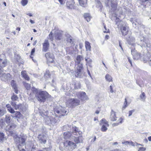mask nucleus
<instances>
[{
	"label": "nucleus",
	"instance_id": "6ab92c4d",
	"mask_svg": "<svg viewBox=\"0 0 151 151\" xmlns=\"http://www.w3.org/2000/svg\"><path fill=\"white\" fill-rule=\"evenodd\" d=\"M45 56L47 59L50 61L51 63L53 62V60L52 59L54 58V56L52 54H51L49 52L45 54Z\"/></svg>",
	"mask_w": 151,
	"mask_h": 151
},
{
	"label": "nucleus",
	"instance_id": "a211bd4d",
	"mask_svg": "<svg viewBox=\"0 0 151 151\" xmlns=\"http://www.w3.org/2000/svg\"><path fill=\"white\" fill-rule=\"evenodd\" d=\"M120 29L123 35H126L128 32V27H127L122 26L121 27Z\"/></svg>",
	"mask_w": 151,
	"mask_h": 151
},
{
	"label": "nucleus",
	"instance_id": "f8f14e48",
	"mask_svg": "<svg viewBox=\"0 0 151 151\" xmlns=\"http://www.w3.org/2000/svg\"><path fill=\"white\" fill-rule=\"evenodd\" d=\"M49 46L50 44L48 40H45L42 44V51L45 52L47 51L49 48Z\"/></svg>",
	"mask_w": 151,
	"mask_h": 151
},
{
	"label": "nucleus",
	"instance_id": "09e8293b",
	"mask_svg": "<svg viewBox=\"0 0 151 151\" xmlns=\"http://www.w3.org/2000/svg\"><path fill=\"white\" fill-rule=\"evenodd\" d=\"M8 110L11 113H15V111H14V109L11 107L10 108H9Z\"/></svg>",
	"mask_w": 151,
	"mask_h": 151
},
{
	"label": "nucleus",
	"instance_id": "a19ab883",
	"mask_svg": "<svg viewBox=\"0 0 151 151\" xmlns=\"http://www.w3.org/2000/svg\"><path fill=\"white\" fill-rule=\"evenodd\" d=\"M85 60L87 63L88 64H91L92 62V60L91 59L88 57H85Z\"/></svg>",
	"mask_w": 151,
	"mask_h": 151
},
{
	"label": "nucleus",
	"instance_id": "5701e85b",
	"mask_svg": "<svg viewBox=\"0 0 151 151\" xmlns=\"http://www.w3.org/2000/svg\"><path fill=\"white\" fill-rule=\"evenodd\" d=\"M21 74L22 77L26 80L29 81V78L27 75L26 71H22L21 72Z\"/></svg>",
	"mask_w": 151,
	"mask_h": 151
},
{
	"label": "nucleus",
	"instance_id": "f704fd0d",
	"mask_svg": "<svg viewBox=\"0 0 151 151\" xmlns=\"http://www.w3.org/2000/svg\"><path fill=\"white\" fill-rule=\"evenodd\" d=\"M51 116H47L45 118L46 123L48 124H50Z\"/></svg>",
	"mask_w": 151,
	"mask_h": 151
},
{
	"label": "nucleus",
	"instance_id": "3c124183",
	"mask_svg": "<svg viewBox=\"0 0 151 151\" xmlns=\"http://www.w3.org/2000/svg\"><path fill=\"white\" fill-rule=\"evenodd\" d=\"M130 141H125L122 142L123 144L125 145H129Z\"/></svg>",
	"mask_w": 151,
	"mask_h": 151
},
{
	"label": "nucleus",
	"instance_id": "f257e3e1",
	"mask_svg": "<svg viewBox=\"0 0 151 151\" xmlns=\"http://www.w3.org/2000/svg\"><path fill=\"white\" fill-rule=\"evenodd\" d=\"M35 93V96L38 101L40 102H44L49 97L50 95L45 91H41L34 88L33 90Z\"/></svg>",
	"mask_w": 151,
	"mask_h": 151
},
{
	"label": "nucleus",
	"instance_id": "cd10ccee",
	"mask_svg": "<svg viewBox=\"0 0 151 151\" xmlns=\"http://www.w3.org/2000/svg\"><path fill=\"white\" fill-rule=\"evenodd\" d=\"M80 4L81 6L85 7L86 6L87 0H79Z\"/></svg>",
	"mask_w": 151,
	"mask_h": 151
},
{
	"label": "nucleus",
	"instance_id": "f03ea898",
	"mask_svg": "<svg viewBox=\"0 0 151 151\" xmlns=\"http://www.w3.org/2000/svg\"><path fill=\"white\" fill-rule=\"evenodd\" d=\"M80 103V101L78 99H70L67 101L66 105L68 107H73L78 106Z\"/></svg>",
	"mask_w": 151,
	"mask_h": 151
},
{
	"label": "nucleus",
	"instance_id": "dca6fc26",
	"mask_svg": "<svg viewBox=\"0 0 151 151\" xmlns=\"http://www.w3.org/2000/svg\"><path fill=\"white\" fill-rule=\"evenodd\" d=\"M83 60V58L82 55H78L75 60V64H82L81 62Z\"/></svg>",
	"mask_w": 151,
	"mask_h": 151
},
{
	"label": "nucleus",
	"instance_id": "4c0bfd02",
	"mask_svg": "<svg viewBox=\"0 0 151 151\" xmlns=\"http://www.w3.org/2000/svg\"><path fill=\"white\" fill-rule=\"evenodd\" d=\"M11 117L9 115H6L5 118V120L6 122L7 123H9L10 122Z\"/></svg>",
	"mask_w": 151,
	"mask_h": 151
},
{
	"label": "nucleus",
	"instance_id": "ddd939ff",
	"mask_svg": "<svg viewBox=\"0 0 151 151\" xmlns=\"http://www.w3.org/2000/svg\"><path fill=\"white\" fill-rule=\"evenodd\" d=\"M72 140H73L76 144L82 143L83 142V138L82 136L75 137H72Z\"/></svg>",
	"mask_w": 151,
	"mask_h": 151
},
{
	"label": "nucleus",
	"instance_id": "72a5a7b5",
	"mask_svg": "<svg viewBox=\"0 0 151 151\" xmlns=\"http://www.w3.org/2000/svg\"><path fill=\"white\" fill-rule=\"evenodd\" d=\"M116 0H111V7L114 8L116 7Z\"/></svg>",
	"mask_w": 151,
	"mask_h": 151
},
{
	"label": "nucleus",
	"instance_id": "f3484780",
	"mask_svg": "<svg viewBox=\"0 0 151 151\" xmlns=\"http://www.w3.org/2000/svg\"><path fill=\"white\" fill-rule=\"evenodd\" d=\"M62 37L63 35L62 32H61L59 31L55 33V38L57 40H60L62 38Z\"/></svg>",
	"mask_w": 151,
	"mask_h": 151
},
{
	"label": "nucleus",
	"instance_id": "5fc2aeb1",
	"mask_svg": "<svg viewBox=\"0 0 151 151\" xmlns=\"http://www.w3.org/2000/svg\"><path fill=\"white\" fill-rule=\"evenodd\" d=\"M50 149L49 148H45L42 150H40L37 151H50Z\"/></svg>",
	"mask_w": 151,
	"mask_h": 151
},
{
	"label": "nucleus",
	"instance_id": "de8ad7c7",
	"mask_svg": "<svg viewBox=\"0 0 151 151\" xmlns=\"http://www.w3.org/2000/svg\"><path fill=\"white\" fill-rule=\"evenodd\" d=\"M49 39L51 40V41H53L54 39V37L52 35V32H51L49 35Z\"/></svg>",
	"mask_w": 151,
	"mask_h": 151
},
{
	"label": "nucleus",
	"instance_id": "13d9d810",
	"mask_svg": "<svg viewBox=\"0 0 151 151\" xmlns=\"http://www.w3.org/2000/svg\"><path fill=\"white\" fill-rule=\"evenodd\" d=\"M123 119L122 118H120L117 121V123H119V124H122V123Z\"/></svg>",
	"mask_w": 151,
	"mask_h": 151
},
{
	"label": "nucleus",
	"instance_id": "0e129e2a",
	"mask_svg": "<svg viewBox=\"0 0 151 151\" xmlns=\"http://www.w3.org/2000/svg\"><path fill=\"white\" fill-rule=\"evenodd\" d=\"M55 112L57 114H60V110H55Z\"/></svg>",
	"mask_w": 151,
	"mask_h": 151
},
{
	"label": "nucleus",
	"instance_id": "8fccbe9b",
	"mask_svg": "<svg viewBox=\"0 0 151 151\" xmlns=\"http://www.w3.org/2000/svg\"><path fill=\"white\" fill-rule=\"evenodd\" d=\"M102 123L106 124L107 126H109V124H108L107 121L104 119H102Z\"/></svg>",
	"mask_w": 151,
	"mask_h": 151
},
{
	"label": "nucleus",
	"instance_id": "603ef678",
	"mask_svg": "<svg viewBox=\"0 0 151 151\" xmlns=\"http://www.w3.org/2000/svg\"><path fill=\"white\" fill-rule=\"evenodd\" d=\"M146 148L144 147H140L138 150V151H145Z\"/></svg>",
	"mask_w": 151,
	"mask_h": 151
},
{
	"label": "nucleus",
	"instance_id": "9b49d317",
	"mask_svg": "<svg viewBox=\"0 0 151 151\" xmlns=\"http://www.w3.org/2000/svg\"><path fill=\"white\" fill-rule=\"evenodd\" d=\"M131 53L133 55V58L134 60H138L140 58V54L139 53L135 51V49L131 50Z\"/></svg>",
	"mask_w": 151,
	"mask_h": 151
},
{
	"label": "nucleus",
	"instance_id": "6e6d98bb",
	"mask_svg": "<svg viewBox=\"0 0 151 151\" xmlns=\"http://www.w3.org/2000/svg\"><path fill=\"white\" fill-rule=\"evenodd\" d=\"M11 104L13 106H14V109H15V107L16 106H17V105L15 104V102L13 101H12L11 103Z\"/></svg>",
	"mask_w": 151,
	"mask_h": 151
},
{
	"label": "nucleus",
	"instance_id": "4d7b16f0",
	"mask_svg": "<svg viewBox=\"0 0 151 151\" xmlns=\"http://www.w3.org/2000/svg\"><path fill=\"white\" fill-rule=\"evenodd\" d=\"M90 16L89 14L88 13H85L84 14V18L85 19L88 17H89Z\"/></svg>",
	"mask_w": 151,
	"mask_h": 151
},
{
	"label": "nucleus",
	"instance_id": "9d476101",
	"mask_svg": "<svg viewBox=\"0 0 151 151\" xmlns=\"http://www.w3.org/2000/svg\"><path fill=\"white\" fill-rule=\"evenodd\" d=\"M37 138L39 143L41 144H45L47 141V138L43 134H39Z\"/></svg>",
	"mask_w": 151,
	"mask_h": 151
},
{
	"label": "nucleus",
	"instance_id": "052dcab7",
	"mask_svg": "<svg viewBox=\"0 0 151 151\" xmlns=\"http://www.w3.org/2000/svg\"><path fill=\"white\" fill-rule=\"evenodd\" d=\"M35 48H33V49H32L31 52V55H33V54L35 52Z\"/></svg>",
	"mask_w": 151,
	"mask_h": 151
},
{
	"label": "nucleus",
	"instance_id": "58836bf2",
	"mask_svg": "<svg viewBox=\"0 0 151 151\" xmlns=\"http://www.w3.org/2000/svg\"><path fill=\"white\" fill-rule=\"evenodd\" d=\"M80 83L78 82H76L75 84L74 89H78L80 88Z\"/></svg>",
	"mask_w": 151,
	"mask_h": 151
},
{
	"label": "nucleus",
	"instance_id": "c85d7f7f",
	"mask_svg": "<svg viewBox=\"0 0 151 151\" xmlns=\"http://www.w3.org/2000/svg\"><path fill=\"white\" fill-rule=\"evenodd\" d=\"M72 137H74V135H76L78 137L80 136V135L79 132L78 131H77V130L75 129L72 133Z\"/></svg>",
	"mask_w": 151,
	"mask_h": 151
},
{
	"label": "nucleus",
	"instance_id": "bf43d9fd",
	"mask_svg": "<svg viewBox=\"0 0 151 151\" xmlns=\"http://www.w3.org/2000/svg\"><path fill=\"white\" fill-rule=\"evenodd\" d=\"M113 87H112V86L111 85L110 86V92L111 93H113L114 92V91L113 90Z\"/></svg>",
	"mask_w": 151,
	"mask_h": 151
},
{
	"label": "nucleus",
	"instance_id": "393cba45",
	"mask_svg": "<svg viewBox=\"0 0 151 151\" xmlns=\"http://www.w3.org/2000/svg\"><path fill=\"white\" fill-rule=\"evenodd\" d=\"M66 36L67 37V41L71 44H72L73 43V41L72 40V37L68 34L66 35Z\"/></svg>",
	"mask_w": 151,
	"mask_h": 151
},
{
	"label": "nucleus",
	"instance_id": "ea45409f",
	"mask_svg": "<svg viewBox=\"0 0 151 151\" xmlns=\"http://www.w3.org/2000/svg\"><path fill=\"white\" fill-rule=\"evenodd\" d=\"M45 76L47 78H48L50 77V72L49 70H47L45 73L44 74Z\"/></svg>",
	"mask_w": 151,
	"mask_h": 151
},
{
	"label": "nucleus",
	"instance_id": "49530a36",
	"mask_svg": "<svg viewBox=\"0 0 151 151\" xmlns=\"http://www.w3.org/2000/svg\"><path fill=\"white\" fill-rule=\"evenodd\" d=\"M25 139H24L23 138H19V142L20 143H21L22 144H23L25 142Z\"/></svg>",
	"mask_w": 151,
	"mask_h": 151
},
{
	"label": "nucleus",
	"instance_id": "864d4df0",
	"mask_svg": "<svg viewBox=\"0 0 151 151\" xmlns=\"http://www.w3.org/2000/svg\"><path fill=\"white\" fill-rule=\"evenodd\" d=\"M135 110L133 109L132 110L129 111V116H131L132 115V113Z\"/></svg>",
	"mask_w": 151,
	"mask_h": 151
},
{
	"label": "nucleus",
	"instance_id": "774afa93",
	"mask_svg": "<svg viewBox=\"0 0 151 151\" xmlns=\"http://www.w3.org/2000/svg\"><path fill=\"white\" fill-rule=\"evenodd\" d=\"M111 151H120L119 149H116L111 150Z\"/></svg>",
	"mask_w": 151,
	"mask_h": 151
},
{
	"label": "nucleus",
	"instance_id": "412c9836",
	"mask_svg": "<svg viewBox=\"0 0 151 151\" xmlns=\"http://www.w3.org/2000/svg\"><path fill=\"white\" fill-rule=\"evenodd\" d=\"M11 85L14 89V92L16 93H18V90L17 89V85L16 84L15 81L14 80H12L11 82Z\"/></svg>",
	"mask_w": 151,
	"mask_h": 151
},
{
	"label": "nucleus",
	"instance_id": "c9c22d12",
	"mask_svg": "<svg viewBox=\"0 0 151 151\" xmlns=\"http://www.w3.org/2000/svg\"><path fill=\"white\" fill-rule=\"evenodd\" d=\"M23 83L25 87L27 90H28L30 89L31 87L30 85V84L24 82H23Z\"/></svg>",
	"mask_w": 151,
	"mask_h": 151
},
{
	"label": "nucleus",
	"instance_id": "4468645a",
	"mask_svg": "<svg viewBox=\"0 0 151 151\" xmlns=\"http://www.w3.org/2000/svg\"><path fill=\"white\" fill-rule=\"evenodd\" d=\"M116 116V113L114 112L113 110H111L110 117V119L112 121H114L117 120Z\"/></svg>",
	"mask_w": 151,
	"mask_h": 151
},
{
	"label": "nucleus",
	"instance_id": "4be33fe9",
	"mask_svg": "<svg viewBox=\"0 0 151 151\" xmlns=\"http://www.w3.org/2000/svg\"><path fill=\"white\" fill-rule=\"evenodd\" d=\"M24 106L23 104H17L15 107V109H18L21 111L23 112L24 110Z\"/></svg>",
	"mask_w": 151,
	"mask_h": 151
},
{
	"label": "nucleus",
	"instance_id": "c756f323",
	"mask_svg": "<svg viewBox=\"0 0 151 151\" xmlns=\"http://www.w3.org/2000/svg\"><path fill=\"white\" fill-rule=\"evenodd\" d=\"M139 97L141 100L143 101H145L146 99L145 94L144 92H142L140 95Z\"/></svg>",
	"mask_w": 151,
	"mask_h": 151
},
{
	"label": "nucleus",
	"instance_id": "473e14b6",
	"mask_svg": "<svg viewBox=\"0 0 151 151\" xmlns=\"http://www.w3.org/2000/svg\"><path fill=\"white\" fill-rule=\"evenodd\" d=\"M60 116H64L65 115V114H67L68 112L67 111L65 110L64 108H63L60 109Z\"/></svg>",
	"mask_w": 151,
	"mask_h": 151
},
{
	"label": "nucleus",
	"instance_id": "7c9ffc66",
	"mask_svg": "<svg viewBox=\"0 0 151 151\" xmlns=\"http://www.w3.org/2000/svg\"><path fill=\"white\" fill-rule=\"evenodd\" d=\"M105 78L106 81L109 82L112 81V77L109 74H107L106 75Z\"/></svg>",
	"mask_w": 151,
	"mask_h": 151
},
{
	"label": "nucleus",
	"instance_id": "69168bd1",
	"mask_svg": "<svg viewBox=\"0 0 151 151\" xmlns=\"http://www.w3.org/2000/svg\"><path fill=\"white\" fill-rule=\"evenodd\" d=\"M119 46L120 47L121 49L122 50H123V48H122V45H121L120 41H119Z\"/></svg>",
	"mask_w": 151,
	"mask_h": 151
},
{
	"label": "nucleus",
	"instance_id": "39448f33",
	"mask_svg": "<svg viewBox=\"0 0 151 151\" xmlns=\"http://www.w3.org/2000/svg\"><path fill=\"white\" fill-rule=\"evenodd\" d=\"M66 5L68 9H77L76 7L75 4L74 0H67Z\"/></svg>",
	"mask_w": 151,
	"mask_h": 151
},
{
	"label": "nucleus",
	"instance_id": "680f3d73",
	"mask_svg": "<svg viewBox=\"0 0 151 151\" xmlns=\"http://www.w3.org/2000/svg\"><path fill=\"white\" fill-rule=\"evenodd\" d=\"M91 18V16H90L89 17L85 18V19L88 22H89L90 21Z\"/></svg>",
	"mask_w": 151,
	"mask_h": 151
},
{
	"label": "nucleus",
	"instance_id": "a878e982",
	"mask_svg": "<svg viewBox=\"0 0 151 151\" xmlns=\"http://www.w3.org/2000/svg\"><path fill=\"white\" fill-rule=\"evenodd\" d=\"M6 139L4 134L0 132V143H3Z\"/></svg>",
	"mask_w": 151,
	"mask_h": 151
},
{
	"label": "nucleus",
	"instance_id": "20e7f679",
	"mask_svg": "<svg viewBox=\"0 0 151 151\" xmlns=\"http://www.w3.org/2000/svg\"><path fill=\"white\" fill-rule=\"evenodd\" d=\"M78 65L77 67L76 72L75 76L77 77L80 78L82 76L83 72L82 70L83 69V65L82 64H76Z\"/></svg>",
	"mask_w": 151,
	"mask_h": 151
},
{
	"label": "nucleus",
	"instance_id": "6e6552de",
	"mask_svg": "<svg viewBox=\"0 0 151 151\" xmlns=\"http://www.w3.org/2000/svg\"><path fill=\"white\" fill-rule=\"evenodd\" d=\"M16 126L14 124H12V125H7L5 129L6 131H9L10 134L12 135L14 133V129L15 128Z\"/></svg>",
	"mask_w": 151,
	"mask_h": 151
},
{
	"label": "nucleus",
	"instance_id": "aec40b11",
	"mask_svg": "<svg viewBox=\"0 0 151 151\" xmlns=\"http://www.w3.org/2000/svg\"><path fill=\"white\" fill-rule=\"evenodd\" d=\"M72 133L68 132H65L64 133V138L65 139H67L70 138L72 139Z\"/></svg>",
	"mask_w": 151,
	"mask_h": 151
},
{
	"label": "nucleus",
	"instance_id": "423d86ee",
	"mask_svg": "<svg viewBox=\"0 0 151 151\" xmlns=\"http://www.w3.org/2000/svg\"><path fill=\"white\" fill-rule=\"evenodd\" d=\"M11 75L9 73H4L3 70L0 71V77L1 79L3 81H6L10 79Z\"/></svg>",
	"mask_w": 151,
	"mask_h": 151
},
{
	"label": "nucleus",
	"instance_id": "37998d69",
	"mask_svg": "<svg viewBox=\"0 0 151 151\" xmlns=\"http://www.w3.org/2000/svg\"><path fill=\"white\" fill-rule=\"evenodd\" d=\"M127 102L126 98L125 99V101L124 104V106L122 108L123 110H124L127 106Z\"/></svg>",
	"mask_w": 151,
	"mask_h": 151
},
{
	"label": "nucleus",
	"instance_id": "c03bdc74",
	"mask_svg": "<svg viewBox=\"0 0 151 151\" xmlns=\"http://www.w3.org/2000/svg\"><path fill=\"white\" fill-rule=\"evenodd\" d=\"M129 145H130L132 146H137L138 145H141L140 144H138L137 143H134L132 141H130Z\"/></svg>",
	"mask_w": 151,
	"mask_h": 151
},
{
	"label": "nucleus",
	"instance_id": "a18cd8bd",
	"mask_svg": "<svg viewBox=\"0 0 151 151\" xmlns=\"http://www.w3.org/2000/svg\"><path fill=\"white\" fill-rule=\"evenodd\" d=\"M107 128L105 125H103L101 128V130L103 132H105L107 130Z\"/></svg>",
	"mask_w": 151,
	"mask_h": 151
},
{
	"label": "nucleus",
	"instance_id": "bb28decb",
	"mask_svg": "<svg viewBox=\"0 0 151 151\" xmlns=\"http://www.w3.org/2000/svg\"><path fill=\"white\" fill-rule=\"evenodd\" d=\"M50 121V124L54 125L58 122V119L57 118H55L51 116Z\"/></svg>",
	"mask_w": 151,
	"mask_h": 151
},
{
	"label": "nucleus",
	"instance_id": "e2e57ef3",
	"mask_svg": "<svg viewBox=\"0 0 151 151\" xmlns=\"http://www.w3.org/2000/svg\"><path fill=\"white\" fill-rule=\"evenodd\" d=\"M119 124V123H117V122L116 123H114L112 124V125L113 126H115L118 125Z\"/></svg>",
	"mask_w": 151,
	"mask_h": 151
},
{
	"label": "nucleus",
	"instance_id": "338daca9",
	"mask_svg": "<svg viewBox=\"0 0 151 151\" xmlns=\"http://www.w3.org/2000/svg\"><path fill=\"white\" fill-rule=\"evenodd\" d=\"M128 61L129 62V63H130V64H131V65H132V62H131V60H130V58L129 57H128Z\"/></svg>",
	"mask_w": 151,
	"mask_h": 151
},
{
	"label": "nucleus",
	"instance_id": "79ce46f5",
	"mask_svg": "<svg viewBox=\"0 0 151 151\" xmlns=\"http://www.w3.org/2000/svg\"><path fill=\"white\" fill-rule=\"evenodd\" d=\"M28 2V1L27 0H22L21 3L22 5L24 6L27 4Z\"/></svg>",
	"mask_w": 151,
	"mask_h": 151
},
{
	"label": "nucleus",
	"instance_id": "0eeeda50",
	"mask_svg": "<svg viewBox=\"0 0 151 151\" xmlns=\"http://www.w3.org/2000/svg\"><path fill=\"white\" fill-rule=\"evenodd\" d=\"M76 95L77 97L82 100L85 101L88 99V97L84 92H76Z\"/></svg>",
	"mask_w": 151,
	"mask_h": 151
},
{
	"label": "nucleus",
	"instance_id": "7ed1b4c3",
	"mask_svg": "<svg viewBox=\"0 0 151 151\" xmlns=\"http://www.w3.org/2000/svg\"><path fill=\"white\" fill-rule=\"evenodd\" d=\"M64 146L70 151H72L74 149L77 147L76 144L74 142L67 140L64 143Z\"/></svg>",
	"mask_w": 151,
	"mask_h": 151
},
{
	"label": "nucleus",
	"instance_id": "e433bc0d",
	"mask_svg": "<svg viewBox=\"0 0 151 151\" xmlns=\"http://www.w3.org/2000/svg\"><path fill=\"white\" fill-rule=\"evenodd\" d=\"M11 98L12 100L14 101H17L19 99L18 97H17V95L14 94H13Z\"/></svg>",
	"mask_w": 151,
	"mask_h": 151
},
{
	"label": "nucleus",
	"instance_id": "2f4dec72",
	"mask_svg": "<svg viewBox=\"0 0 151 151\" xmlns=\"http://www.w3.org/2000/svg\"><path fill=\"white\" fill-rule=\"evenodd\" d=\"M6 112V110L5 109L1 107L0 108V117L3 116Z\"/></svg>",
	"mask_w": 151,
	"mask_h": 151
},
{
	"label": "nucleus",
	"instance_id": "b1692460",
	"mask_svg": "<svg viewBox=\"0 0 151 151\" xmlns=\"http://www.w3.org/2000/svg\"><path fill=\"white\" fill-rule=\"evenodd\" d=\"M85 44L86 50L87 51H90L91 47L90 43L87 41H86L85 42Z\"/></svg>",
	"mask_w": 151,
	"mask_h": 151
},
{
	"label": "nucleus",
	"instance_id": "1a4fd4ad",
	"mask_svg": "<svg viewBox=\"0 0 151 151\" xmlns=\"http://www.w3.org/2000/svg\"><path fill=\"white\" fill-rule=\"evenodd\" d=\"M126 38L128 44L132 45L134 44L135 40L131 35H129Z\"/></svg>",
	"mask_w": 151,
	"mask_h": 151
},
{
	"label": "nucleus",
	"instance_id": "2eb2a0df",
	"mask_svg": "<svg viewBox=\"0 0 151 151\" xmlns=\"http://www.w3.org/2000/svg\"><path fill=\"white\" fill-rule=\"evenodd\" d=\"M7 62L6 60H3L0 59V71L3 70V68L7 65Z\"/></svg>",
	"mask_w": 151,
	"mask_h": 151
}]
</instances>
